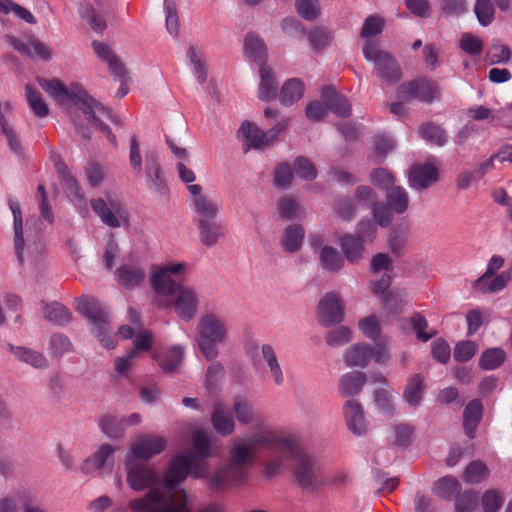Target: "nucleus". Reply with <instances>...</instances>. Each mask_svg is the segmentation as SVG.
<instances>
[{
  "mask_svg": "<svg viewBox=\"0 0 512 512\" xmlns=\"http://www.w3.org/2000/svg\"><path fill=\"white\" fill-rule=\"evenodd\" d=\"M232 411L240 424L253 425L254 432L248 437L232 441L226 462L209 479L208 485L212 490L245 483L249 470L255 463L257 449L262 447L289 449L291 447V442L280 438L246 397L235 396Z\"/></svg>",
  "mask_w": 512,
  "mask_h": 512,
  "instance_id": "obj_1",
  "label": "nucleus"
},
{
  "mask_svg": "<svg viewBox=\"0 0 512 512\" xmlns=\"http://www.w3.org/2000/svg\"><path fill=\"white\" fill-rule=\"evenodd\" d=\"M39 86L59 105H72L81 110L92 126L104 133L107 139L116 146V136L97 119L96 114H106L103 106L92 98L78 83L65 86L59 79L37 77Z\"/></svg>",
  "mask_w": 512,
  "mask_h": 512,
  "instance_id": "obj_2",
  "label": "nucleus"
},
{
  "mask_svg": "<svg viewBox=\"0 0 512 512\" xmlns=\"http://www.w3.org/2000/svg\"><path fill=\"white\" fill-rule=\"evenodd\" d=\"M8 203L14 217V248L18 261L22 263L25 255L37 259L45 249L42 221L35 216L28 218L24 235L20 203L16 199H9Z\"/></svg>",
  "mask_w": 512,
  "mask_h": 512,
  "instance_id": "obj_3",
  "label": "nucleus"
},
{
  "mask_svg": "<svg viewBox=\"0 0 512 512\" xmlns=\"http://www.w3.org/2000/svg\"><path fill=\"white\" fill-rule=\"evenodd\" d=\"M227 326L215 314H206L199 320L196 342L206 360H215L219 355L218 345L227 340Z\"/></svg>",
  "mask_w": 512,
  "mask_h": 512,
  "instance_id": "obj_4",
  "label": "nucleus"
},
{
  "mask_svg": "<svg viewBox=\"0 0 512 512\" xmlns=\"http://www.w3.org/2000/svg\"><path fill=\"white\" fill-rule=\"evenodd\" d=\"M76 310L92 324V333L103 347L113 349L116 346L111 337L109 314L106 308L94 297L83 296L76 300Z\"/></svg>",
  "mask_w": 512,
  "mask_h": 512,
  "instance_id": "obj_5",
  "label": "nucleus"
},
{
  "mask_svg": "<svg viewBox=\"0 0 512 512\" xmlns=\"http://www.w3.org/2000/svg\"><path fill=\"white\" fill-rule=\"evenodd\" d=\"M189 474L193 478L203 479L208 474L207 465L200 459L191 458L187 454L177 455L172 459L165 474V487L154 488L153 490H160L163 493L173 495L183 492L187 497L185 490H176L175 486L185 480Z\"/></svg>",
  "mask_w": 512,
  "mask_h": 512,
  "instance_id": "obj_6",
  "label": "nucleus"
},
{
  "mask_svg": "<svg viewBox=\"0 0 512 512\" xmlns=\"http://www.w3.org/2000/svg\"><path fill=\"white\" fill-rule=\"evenodd\" d=\"M291 119L289 117L279 120L269 130L264 131L251 121H243L238 135L245 143L244 151L250 149H266L279 141V136L288 129Z\"/></svg>",
  "mask_w": 512,
  "mask_h": 512,
  "instance_id": "obj_7",
  "label": "nucleus"
},
{
  "mask_svg": "<svg viewBox=\"0 0 512 512\" xmlns=\"http://www.w3.org/2000/svg\"><path fill=\"white\" fill-rule=\"evenodd\" d=\"M362 52L364 58L373 64L375 75L387 84H396L402 78V70L397 59L382 49L379 43L367 41Z\"/></svg>",
  "mask_w": 512,
  "mask_h": 512,
  "instance_id": "obj_8",
  "label": "nucleus"
},
{
  "mask_svg": "<svg viewBox=\"0 0 512 512\" xmlns=\"http://www.w3.org/2000/svg\"><path fill=\"white\" fill-rule=\"evenodd\" d=\"M294 477L299 487L306 492H314L325 484L320 463L307 454L298 457Z\"/></svg>",
  "mask_w": 512,
  "mask_h": 512,
  "instance_id": "obj_9",
  "label": "nucleus"
},
{
  "mask_svg": "<svg viewBox=\"0 0 512 512\" xmlns=\"http://www.w3.org/2000/svg\"><path fill=\"white\" fill-rule=\"evenodd\" d=\"M343 359L350 368H365L371 360L379 364H385L389 360V352L384 345L372 346L361 342L348 348L343 354Z\"/></svg>",
  "mask_w": 512,
  "mask_h": 512,
  "instance_id": "obj_10",
  "label": "nucleus"
},
{
  "mask_svg": "<svg viewBox=\"0 0 512 512\" xmlns=\"http://www.w3.org/2000/svg\"><path fill=\"white\" fill-rule=\"evenodd\" d=\"M92 46L97 56L107 63L111 74L119 80L120 87L116 92V96L123 98L129 92V75L125 65L121 62L116 53L105 43L93 41Z\"/></svg>",
  "mask_w": 512,
  "mask_h": 512,
  "instance_id": "obj_11",
  "label": "nucleus"
},
{
  "mask_svg": "<svg viewBox=\"0 0 512 512\" xmlns=\"http://www.w3.org/2000/svg\"><path fill=\"white\" fill-rule=\"evenodd\" d=\"M125 470L127 474L126 482L134 491H143L145 489H154L159 478L156 471L149 465L134 462L130 456H126Z\"/></svg>",
  "mask_w": 512,
  "mask_h": 512,
  "instance_id": "obj_12",
  "label": "nucleus"
},
{
  "mask_svg": "<svg viewBox=\"0 0 512 512\" xmlns=\"http://www.w3.org/2000/svg\"><path fill=\"white\" fill-rule=\"evenodd\" d=\"M317 320L324 327L340 324L344 320V302L338 294L329 292L320 299Z\"/></svg>",
  "mask_w": 512,
  "mask_h": 512,
  "instance_id": "obj_13",
  "label": "nucleus"
},
{
  "mask_svg": "<svg viewBox=\"0 0 512 512\" xmlns=\"http://www.w3.org/2000/svg\"><path fill=\"white\" fill-rule=\"evenodd\" d=\"M52 161L55 167L56 172L58 173L63 187L70 198V200L73 202V204L81 209L87 211V201L86 198L76 181V179L73 177V175L69 172V169L65 162L62 160L59 154L53 153L52 154Z\"/></svg>",
  "mask_w": 512,
  "mask_h": 512,
  "instance_id": "obj_14",
  "label": "nucleus"
},
{
  "mask_svg": "<svg viewBox=\"0 0 512 512\" xmlns=\"http://www.w3.org/2000/svg\"><path fill=\"white\" fill-rule=\"evenodd\" d=\"M167 440L163 436L141 434L135 438L127 456L131 459L150 460L165 450Z\"/></svg>",
  "mask_w": 512,
  "mask_h": 512,
  "instance_id": "obj_15",
  "label": "nucleus"
},
{
  "mask_svg": "<svg viewBox=\"0 0 512 512\" xmlns=\"http://www.w3.org/2000/svg\"><path fill=\"white\" fill-rule=\"evenodd\" d=\"M174 295L173 300H169L165 305L172 306L180 319L192 320L196 316L199 306V295L196 289L182 286Z\"/></svg>",
  "mask_w": 512,
  "mask_h": 512,
  "instance_id": "obj_16",
  "label": "nucleus"
},
{
  "mask_svg": "<svg viewBox=\"0 0 512 512\" xmlns=\"http://www.w3.org/2000/svg\"><path fill=\"white\" fill-rule=\"evenodd\" d=\"M398 98L403 102H409L412 99H418L422 102L430 103L439 98L437 86L427 79H418L404 83L398 88Z\"/></svg>",
  "mask_w": 512,
  "mask_h": 512,
  "instance_id": "obj_17",
  "label": "nucleus"
},
{
  "mask_svg": "<svg viewBox=\"0 0 512 512\" xmlns=\"http://www.w3.org/2000/svg\"><path fill=\"white\" fill-rule=\"evenodd\" d=\"M91 207L101 221L111 227L118 228L126 218V212L122 203L116 199L96 198L91 200Z\"/></svg>",
  "mask_w": 512,
  "mask_h": 512,
  "instance_id": "obj_18",
  "label": "nucleus"
},
{
  "mask_svg": "<svg viewBox=\"0 0 512 512\" xmlns=\"http://www.w3.org/2000/svg\"><path fill=\"white\" fill-rule=\"evenodd\" d=\"M438 180L439 171L431 163L416 164L408 171L409 187L418 192L431 188Z\"/></svg>",
  "mask_w": 512,
  "mask_h": 512,
  "instance_id": "obj_19",
  "label": "nucleus"
},
{
  "mask_svg": "<svg viewBox=\"0 0 512 512\" xmlns=\"http://www.w3.org/2000/svg\"><path fill=\"white\" fill-rule=\"evenodd\" d=\"M115 450L116 448L108 443L101 444L91 456L82 462L80 470L86 475L96 470H107L110 473L114 464Z\"/></svg>",
  "mask_w": 512,
  "mask_h": 512,
  "instance_id": "obj_20",
  "label": "nucleus"
},
{
  "mask_svg": "<svg viewBox=\"0 0 512 512\" xmlns=\"http://www.w3.org/2000/svg\"><path fill=\"white\" fill-rule=\"evenodd\" d=\"M188 190L193 196V206L197 221L215 219L219 213L217 203L207 195L202 193V187L198 184H191Z\"/></svg>",
  "mask_w": 512,
  "mask_h": 512,
  "instance_id": "obj_21",
  "label": "nucleus"
},
{
  "mask_svg": "<svg viewBox=\"0 0 512 512\" xmlns=\"http://www.w3.org/2000/svg\"><path fill=\"white\" fill-rule=\"evenodd\" d=\"M115 274L118 284L128 290L140 287L146 279V271L138 263H124Z\"/></svg>",
  "mask_w": 512,
  "mask_h": 512,
  "instance_id": "obj_22",
  "label": "nucleus"
},
{
  "mask_svg": "<svg viewBox=\"0 0 512 512\" xmlns=\"http://www.w3.org/2000/svg\"><path fill=\"white\" fill-rule=\"evenodd\" d=\"M211 423L221 436H229L236 429V422L223 402H215L211 413Z\"/></svg>",
  "mask_w": 512,
  "mask_h": 512,
  "instance_id": "obj_23",
  "label": "nucleus"
},
{
  "mask_svg": "<svg viewBox=\"0 0 512 512\" xmlns=\"http://www.w3.org/2000/svg\"><path fill=\"white\" fill-rule=\"evenodd\" d=\"M196 224L199 230L200 242L205 247L215 246L219 239L224 237V228L217 218L197 221Z\"/></svg>",
  "mask_w": 512,
  "mask_h": 512,
  "instance_id": "obj_24",
  "label": "nucleus"
},
{
  "mask_svg": "<svg viewBox=\"0 0 512 512\" xmlns=\"http://www.w3.org/2000/svg\"><path fill=\"white\" fill-rule=\"evenodd\" d=\"M344 414L349 430L356 435L366 432L364 413L357 400H348L344 405Z\"/></svg>",
  "mask_w": 512,
  "mask_h": 512,
  "instance_id": "obj_25",
  "label": "nucleus"
},
{
  "mask_svg": "<svg viewBox=\"0 0 512 512\" xmlns=\"http://www.w3.org/2000/svg\"><path fill=\"white\" fill-rule=\"evenodd\" d=\"M339 245L348 262L358 264L364 258L365 246L359 237L353 234H345L340 237Z\"/></svg>",
  "mask_w": 512,
  "mask_h": 512,
  "instance_id": "obj_26",
  "label": "nucleus"
},
{
  "mask_svg": "<svg viewBox=\"0 0 512 512\" xmlns=\"http://www.w3.org/2000/svg\"><path fill=\"white\" fill-rule=\"evenodd\" d=\"M322 98L333 113L339 117L346 118L351 114V105L348 99L334 90L332 87H325L322 90Z\"/></svg>",
  "mask_w": 512,
  "mask_h": 512,
  "instance_id": "obj_27",
  "label": "nucleus"
},
{
  "mask_svg": "<svg viewBox=\"0 0 512 512\" xmlns=\"http://www.w3.org/2000/svg\"><path fill=\"white\" fill-rule=\"evenodd\" d=\"M260 83L258 88V97L261 101L268 102L276 98L278 92V83L272 70L262 65L259 69Z\"/></svg>",
  "mask_w": 512,
  "mask_h": 512,
  "instance_id": "obj_28",
  "label": "nucleus"
},
{
  "mask_svg": "<svg viewBox=\"0 0 512 512\" xmlns=\"http://www.w3.org/2000/svg\"><path fill=\"white\" fill-rule=\"evenodd\" d=\"M151 286L159 296L170 297L174 295L179 286L172 276L161 268L154 269L150 278Z\"/></svg>",
  "mask_w": 512,
  "mask_h": 512,
  "instance_id": "obj_29",
  "label": "nucleus"
},
{
  "mask_svg": "<svg viewBox=\"0 0 512 512\" xmlns=\"http://www.w3.org/2000/svg\"><path fill=\"white\" fill-rule=\"evenodd\" d=\"M155 512H191L183 492L173 495L161 493Z\"/></svg>",
  "mask_w": 512,
  "mask_h": 512,
  "instance_id": "obj_30",
  "label": "nucleus"
},
{
  "mask_svg": "<svg viewBox=\"0 0 512 512\" xmlns=\"http://www.w3.org/2000/svg\"><path fill=\"white\" fill-rule=\"evenodd\" d=\"M193 452L187 455L200 459L202 462L213 455L209 434L203 429H197L192 433Z\"/></svg>",
  "mask_w": 512,
  "mask_h": 512,
  "instance_id": "obj_31",
  "label": "nucleus"
},
{
  "mask_svg": "<svg viewBox=\"0 0 512 512\" xmlns=\"http://www.w3.org/2000/svg\"><path fill=\"white\" fill-rule=\"evenodd\" d=\"M483 406L480 400H471L463 412V426L469 438L474 437V432L482 418Z\"/></svg>",
  "mask_w": 512,
  "mask_h": 512,
  "instance_id": "obj_32",
  "label": "nucleus"
},
{
  "mask_svg": "<svg viewBox=\"0 0 512 512\" xmlns=\"http://www.w3.org/2000/svg\"><path fill=\"white\" fill-rule=\"evenodd\" d=\"M304 83L298 78H291L287 80L279 95L280 103L284 106H290L299 101L304 95Z\"/></svg>",
  "mask_w": 512,
  "mask_h": 512,
  "instance_id": "obj_33",
  "label": "nucleus"
},
{
  "mask_svg": "<svg viewBox=\"0 0 512 512\" xmlns=\"http://www.w3.org/2000/svg\"><path fill=\"white\" fill-rule=\"evenodd\" d=\"M245 55L260 65H265L267 49L263 40L255 33H249L244 40Z\"/></svg>",
  "mask_w": 512,
  "mask_h": 512,
  "instance_id": "obj_34",
  "label": "nucleus"
},
{
  "mask_svg": "<svg viewBox=\"0 0 512 512\" xmlns=\"http://www.w3.org/2000/svg\"><path fill=\"white\" fill-rule=\"evenodd\" d=\"M366 382V374L360 371L348 372L340 378V392L343 396L357 395Z\"/></svg>",
  "mask_w": 512,
  "mask_h": 512,
  "instance_id": "obj_35",
  "label": "nucleus"
},
{
  "mask_svg": "<svg viewBox=\"0 0 512 512\" xmlns=\"http://www.w3.org/2000/svg\"><path fill=\"white\" fill-rule=\"evenodd\" d=\"M153 359L158 361L159 366L166 373H173L181 365L184 358V350L181 346H173L161 358L158 354H152Z\"/></svg>",
  "mask_w": 512,
  "mask_h": 512,
  "instance_id": "obj_36",
  "label": "nucleus"
},
{
  "mask_svg": "<svg viewBox=\"0 0 512 512\" xmlns=\"http://www.w3.org/2000/svg\"><path fill=\"white\" fill-rule=\"evenodd\" d=\"M321 267L328 272H339L344 266L341 254L332 246L325 245L319 250Z\"/></svg>",
  "mask_w": 512,
  "mask_h": 512,
  "instance_id": "obj_37",
  "label": "nucleus"
},
{
  "mask_svg": "<svg viewBox=\"0 0 512 512\" xmlns=\"http://www.w3.org/2000/svg\"><path fill=\"white\" fill-rule=\"evenodd\" d=\"M386 202L389 208L397 213L403 214L408 210L409 207V195L408 192L401 186H394L386 192Z\"/></svg>",
  "mask_w": 512,
  "mask_h": 512,
  "instance_id": "obj_38",
  "label": "nucleus"
},
{
  "mask_svg": "<svg viewBox=\"0 0 512 512\" xmlns=\"http://www.w3.org/2000/svg\"><path fill=\"white\" fill-rule=\"evenodd\" d=\"M424 382L419 374H415L408 379V383L403 391V398L411 407H418L422 400Z\"/></svg>",
  "mask_w": 512,
  "mask_h": 512,
  "instance_id": "obj_39",
  "label": "nucleus"
},
{
  "mask_svg": "<svg viewBox=\"0 0 512 512\" xmlns=\"http://www.w3.org/2000/svg\"><path fill=\"white\" fill-rule=\"evenodd\" d=\"M261 353L274 383L281 386L284 383V375L273 347L265 344L261 347Z\"/></svg>",
  "mask_w": 512,
  "mask_h": 512,
  "instance_id": "obj_40",
  "label": "nucleus"
},
{
  "mask_svg": "<svg viewBox=\"0 0 512 512\" xmlns=\"http://www.w3.org/2000/svg\"><path fill=\"white\" fill-rule=\"evenodd\" d=\"M161 493L160 490H150L142 497L131 500L128 506L132 512H155Z\"/></svg>",
  "mask_w": 512,
  "mask_h": 512,
  "instance_id": "obj_41",
  "label": "nucleus"
},
{
  "mask_svg": "<svg viewBox=\"0 0 512 512\" xmlns=\"http://www.w3.org/2000/svg\"><path fill=\"white\" fill-rule=\"evenodd\" d=\"M304 238V229L301 225L288 226L282 237L281 243L286 252L293 253L299 250Z\"/></svg>",
  "mask_w": 512,
  "mask_h": 512,
  "instance_id": "obj_42",
  "label": "nucleus"
},
{
  "mask_svg": "<svg viewBox=\"0 0 512 512\" xmlns=\"http://www.w3.org/2000/svg\"><path fill=\"white\" fill-rule=\"evenodd\" d=\"M44 318L56 325L63 326L71 321L72 314L65 306L54 302L45 306Z\"/></svg>",
  "mask_w": 512,
  "mask_h": 512,
  "instance_id": "obj_43",
  "label": "nucleus"
},
{
  "mask_svg": "<svg viewBox=\"0 0 512 512\" xmlns=\"http://www.w3.org/2000/svg\"><path fill=\"white\" fill-rule=\"evenodd\" d=\"M353 339L352 330L347 326H338L325 334V343L332 348L342 347Z\"/></svg>",
  "mask_w": 512,
  "mask_h": 512,
  "instance_id": "obj_44",
  "label": "nucleus"
},
{
  "mask_svg": "<svg viewBox=\"0 0 512 512\" xmlns=\"http://www.w3.org/2000/svg\"><path fill=\"white\" fill-rule=\"evenodd\" d=\"M25 92L28 105L34 115L39 118L46 117L49 114V107L44 102L41 93L29 84L25 86Z\"/></svg>",
  "mask_w": 512,
  "mask_h": 512,
  "instance_id": "obj_45",
  "label": "nucleus"
},
{
  "mask_svg": "<svg viewBox=\"0 0 512 512\" xmlns=\"http://www.w3.org/2000/svg\"><path fill=\"white\" fill-rule=\"evenodd\" d=\"M15 356L20 361L37 369H46L49 366L47 358L42 353L29 348L18 347V349L15 350Z\"/></svg>",
  "mask_w": 512,
  "mask_h": 512,
  "instance_id": "obj_46",
  "label": "nucleus"
},
{
  "mask_svg": "<svg viewBox=\"0 0 512 512\" xmlns=\"http://www.w3.org/2000/svg\"><path fill=\"white\" fill-rule=\"evenodd\" d=\"M0 131L6 139L9 150L19 157L22 156L23 148L19 134L8 119L0 122Z\"/></svg>",
  "mask_w": 512,
  "mask_h": 512,
  "instance_id": "obj_47",
  "label": "nucleus"
},
{
  "mask_svg": "<svg viewBox=\"0 0 512 512\" xmlns=\"http://www.w3.org/2000/svg\"><path fill=\"white\" fill-rule=\"evenodd\" d=\"M489 476V469L480 460L472 461L463 473V479L469 484H477Z\"/></svg>",
  "mask_w": 512,
  "mask_h": 512,
  "instance_id": "obj_48",
  "label": "nucleus"
},
{
  "mask_svg": "<svg viewBox=\"0 0 512 512\" xmlns=\"http://www.w3.org/2000/svg\"><path fill=\"white\" fill-rule=\"evenodd\" d=\"M145 170L148 180L161 192L164 188V178L156 156L150 155L146 158Z\"/></svg>",
  "mask_w": 512,
  "mask_h": 512,
  "instance_id": "obj_49",
  "label": "nucleus"
},
{
  "mask_svg": "<svg viewBox=\"0 0 512 512\" xmlns=\"http://www.w3.org/2000/svg\"><path fill=\"white\" fill-rule=\"evenodd\" d=\"M506 359V353L501 348H490L484 351L479 359V366L483 370L498 368Z\"/></svg>",
  "mask_w": 512,
  "mask_h": 512,
  "instance_id": "obj_50",
  "label": "nucleus"
},
{
  "mask_svg": "<svg viewBox=\"0 0 512 512\" xmlns=\"http://www.w3.org/2000/svg\"><path fill=\"white\" fill-rule=\"evenodd\" d=\"M419 134L423 139L437 146H443L447 139L445 131L433 123L422 124L419 127Z\"/></svg>",
  "mask_w": 512,
  "mask_h": 512,
  "instance_id": "obj_51",
  "label": "nucleus"
},
{
  "mask_svg": "<svg viewBox=\"0 0 512 512\" xmlns=\"http://www.w3.org/2000/svg\"><path fill=\"white\" fill-rule=\"evenodd\" d=\"M101 431L110 438H120L124 434L121 418L106 414L99 420Z\"/></svg>",
  "mask_w": 512,
  "mask_h": 512,
  "instance_id": "obj_52",
  "label": "nucleus"
},
{
  "mask_svg": "<svg viewBox=\"0 0 512 512\" xmlns=\"http://www.w3.org/2000/svg\"><path fill=\"white\" fill-rule=\"evenodd\" d=\"M49 351L52 357L60 358L64 354L73 351V344L66 335L56 333L50 338Z\"/></svg>",
  "mask_w": 512,
  "mask_h": 512,
  "instance_id": "obj_53",
  "label": "nucleus"
},
{
  "mask_svg": "<svg viewBox=\"0 0 512 512\" xmlns=\"http://www.w3.org/2000/svg\"><path fill=\"white\" fill-rule=\"evenodd\" d=\"M414 427L407 423H400L392 427L391 441L398 447H407L413 438Z\"/></svg>",
  "mask_w": 512,
  "mask_h": 512,
  "instance_id": "obj_54",
  "label": "nucleus"
},
{
  "mask_svg": "<svg viewBox=\"0 0 512 512\" xmlns=\"http://www.w3.org/2000/svg\"><path fill=\"white\" fill-rule=\"evenodd\" d=\"M435 493L445 499H451L460 491L459 482L452 476H446L435 483Z\"/></svg>",
  "mask_w": 512,
  "mask_h": 512,
  "instance_id": "obj_55",
  "label": "nucleus"
},
{
  "mask_svg": "<svg viewBox=\"0 0 512 512\" xmlns=\"http://www.w3.org/2000/svg\"><path fill=\"white\" fill-rule=\"evenodd\" d=\"M278 211L281 217L292 220L298 217L303 209L294 197L287 195L279 200Z\"/></svg>",
  "mask_w": 512,
  "mask_h": 512,
  "instance_id": "obj_56",
  "label": "nucleus"
},
{
  "mask_svg": "<svg viewBox=\"0 0 512 512\" xmlns=\"http://www.w3.org/2000/svg\"><path fill=\"white\" fill-rule=\"evenodd\" d=\"M474 13L480 25L488 26L494 20L495 9L491 0H476Z\"/></svg>",
  "mask_w": 512,
  "mask_h": 512,
  "instance_id": "obj_57",
  "label": "nucleus"
},
{
  "mask_svg": "<svg viewBox=\"0 0 512 512\" xmlns=\"http://www.w3.org/2000/svg\"><path fill=\"white\" fill-rule=\"evenodd\" d=\"M296 175L304 180L312 181L317 177L315 165L306 157L298 156L293 162Z\"/></svg>",
  "mask_w": 512,
  "mask_h": 512,
  "instance_id": "obj_58",
  "label": "nucleus"
},
{
  "mask_svg": "<svg viewBox=\"0 0 512 512\" xmlns=\"http://www.w3.org/2000/svg\"><path fill=\"white\" fill-rule=\"evenodd\" d=\"M0 12L4 14L13 12L17 17L29 24L36 23L35 17L28 9L11 0H0Z\"/></svg>",
  "mask_w": 512,
  "mask_h": 512,
  "instance_id": "obj_59",
  "label": "nucleus"
},
{
  "mask_svg": "<svg viewBox=\"0 0 512 512\" xmlns=\"http://www.w3.org/2000/svg\"><path fill=\"white\" fill-rule=\"evenodd\" d=\"M370 181L373 185L387 192L388 189L395 186L396 179L387 169L377 168L371 171Z\"/></svg>",
  "mask_w": 512,
  "mask_h": 512,
  "instance_id": "obj_60",
  "label": "nucleus"
},
{
  "mask_svg": "<svg viewBox=\"0 0 512 512\" xmlns=\"http://www.w3.org/2000/svg\"><path fill=\"white\" fill-rule=\"evenodd\" d=\"M225 369L219 361L210 363L205 374V387L208 390H214L219 382L224 378Z\"/></svg>",
  "mask_w": 512,
  "mask_h": 512,
  "instance_id": "obj_61",
  "label": "nucleus"
},
{
  "mask_svg": "<svg viewBox=\"0 0 512 512\" xmlns=\"http://www.w3.org/2000/svg\"><path fill=\"white\" fill-rule=\"evenodd\" d=\"M460 48L470 56H479L483 50V41L470 33H463L460 41Z\"/></svg>",
  "mask_w": 512,
  "mask_h": 512,
  "instance_id": "obj_62",
  "label": "nucleus"
},
{
  "mask_svg": "<svg viewBox=\"0 0 512 512\" xmlns=\"http://www.w3.org/2000/svg\"><path fill=\"white\" fill-rule=\"evenodd\" d=\"M333 209L337 216L345 221L352 220L356 212L353 200L348 197L337 198L334 202Z\"/></svg>",
  "mask_w": 512,
  "mask_h": 512,
  "instance_id": "obj_63",
  "label": "nucleus"
},
{
  "mask_svg": "<svg viewBox=\"0 0 512 512\" xmlns=\"http://www.w3.org/2000/svg\"><path fill=\"white\" fill-rule=\"evenodd\" d=\"M503 502V496L495 489L485 491L481 499V505L485 512H497Z\"/></svg>",
  "mask_w": 512,
  "mask_h": 512,
  "instance_id": "obj_64",
  "label": "nucleus"
}]
</instances>
